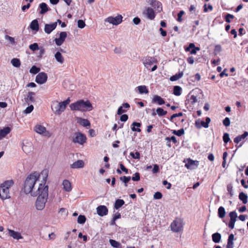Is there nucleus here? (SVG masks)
Listing matches in <instances>:
<instances>
[{
    "label": "nucleus",
    "mask_w": 248,
    "mask_h": 248,
    "mask_svg": "<svg viewBox=\"0 0 248 248\" xmlns=\"http://www.w3.org/2000/svg\"><path fill=\"white\" fill-rule=\"evenodd\" d=\"M48 172L47 170L45 169L40 174L35 171L30 174L24 182L23 190L25 193L37 196L44 187H46Z\"/></svg>",
    "instance_id": "f257e3e1"
},
{
    "label": "nucleus",
    "mask_w": 248,
    "mask_h": 248,
    "mask_svg": "<svg viewBox=\"0 0 248 248\" xmlns=\"http://www.w3.org/2000/svg\"><path fill=\"white\" fill-rule=\"evenodd\" d=\"M69 107L72 110H78L82 112L91 111L93 108L92 104L89 100L85 101L82 99L71 104Z\"/></svg>",
    "instance_id": "f03ea898"
},
{
    "label": "nucleus",
    "mask_w": 248,
    "mask_h": 248,
    "mask_svg": "<svg viewBox=\"0 0 248 248\" xmlns=\"http://www.w3.org/2000/svg\"><path fill=\"white\" fill-rule=\"evenodd\" d=\"M48 186H46V187H44L37 195L38 197L35 203V206L37 210H42L45 208L48 198Z\"/></svg>",
    "instance_id": "7ed1b4c3"
},
{
    "label": "nucleus",
    "mask_w": 248,
    "mask_h": 248,
    "mask_svg": "<svg viewBox=\"0 0 248 248\" xmlns=\"http://www.w3.org/2000/svg\"><path fill=\"white\" fill-rule=\"evenodd\" d=\"M14 185L12 180H7L0 186V198L4 200L10 198L9 188Z\"/></svg>",
    "instance_id": "20e7f679"
},
{
    "label": "nucleus",
    "mask_w": 248,
    "mask_h": 248,
    "mask_svg": "<svg viewBox=\"0 0 248 248\" xmlns=\"http://www.w3.org/2000/svg\"><path fill=\"white\" fill-rule=\"evenodd\" d=\"M70 102L69 98L61 102H58L57 101H53L51 104V109L55 114L60 115L64 111Z\"/></svg>",
    "instance_id": "39448f33"
},
{
    "label": "nucleus",
    "mask_w": 248,
    "mask_h": 248,
    "mask_svg": "<svg viewBox=\"0 0 248 248\" xmlns=\"http://www.w3.org/2000/svg\"><path fill=\"white\" fill-rule=\"evenodd\" d=\"M183 223L181 218H176L170 224L171 231L175 232H178L183 230Z\"/></svg>",
    "instance_id": "423d86ee"
},
{
    "label": "nucleus",
    "mask_w": 248,
    "mask_h": 248,
    "mask_svg": "<svg viewBox=\"0 0 248 248\" xmlns=\"http://www.w3.org/2000/svg\"><path fill=\"white\" fill-rule=\"evenodd\" d=\"M123 16L121 15H118L116 17L109 16L105 19V21L112 24L113 25H118L122 22Z\"/></svg>",
    "instance_id": "0eeeda50"
},
{
    "label": "nucleus",
    "mask_w": 248,
    "mask_h": 248,
    "mask_svg": "<svg viewBox=\"0 0 248 248\" xmlns=\"http://www.w3.org/2000/svg\"><path fill=\"white\" fill-rule=\"evenodd\" d=\"M86 136L80 132L76 133L75 134V137L73 139V141L74 143H78L82 145L86 142Z\"/></svg>",
    "instance_id": "6e6552de"
},
{
    "label": "nucleus",
    "mask_w": 248,
    "mask_h": 248,
    "mask_svg": "<svg viewBox=\"0 0 248 248\" xmlns=\"http://www.w3.org/2000/svg\"><path fill=\"white\" fill-rule=\"evenodd\" d=\"M47 79V75L44 72L39 73L36 77L35 81L40 84L45 83Z\"/></svg>",
    "instance_id": "1a4fd4ad"
},
{
    "label": "nucleus",
    "mask_w": 248,
    "mask_h": 248,
    "mask_svg": "<svg viewBox=\"0 0 248 248\" xmlns=\"http://www.w3.org/2000/svg\"><path fill=\"white\" fill-rule=\"evenodd\" d=\"M67 37V33L65 31L61 32L60 37L58 38L55 39V42L58 46H61L65 41Z\"/></svg>",
    "instance_id": "9d476101"
},
{
    "label": "nucleus",
    "mask_w": 248,
    "mask_h": 248,
    "mask_svg": "<svg viewBox=\"0 0 248 248\" xmlns=\"http://www.w3.org/2000/svg\"><path fill=\"white\" fill-rule=\"evenodd\" d=\"M156 61L154 57H148L143 60V64L147 69H149L151 66L155 63Z\"/></svg>",
    "instance_id": "9b49d317"
},
{
    "label": "nucleus",
    "mask_w": 248,
    "mask_h": 248,
    "mask_svg": "<svg viewBox=\"0 0 248 248\" xmlns=\"http://www.w3.org/2000/svg\"><path fill=\"white\" fill-rule=\"evenodd\" d=\"M97 214L101 217L106 216L108 213V209L105 205H99L96 208Z\"/></svg>",
    "instance_id": "f8f14e48"
},
{
    "label": "nucleus",
    "mask_w": 248,
    "mask_h": 248,
    "mask_svg": "<svg viewBox=\"0 0 248 248\" xmlns=\"http://www.w3.org/2000/svg\"><path fill=\"white\" fill-rule=\"evenodd\" d=\"M185 50L186 52L189 51L190 54H195L200 50V48L196 47L194 44L190 43L188 46L185 47Z\"/></svg>",
    "instance_id": "ddd939ff"
},
{
    "label": "nucleus",
    "mask_w": 248,
    "mask_h": 248,
    "mask_svg": "<svg viewBox=\"0 0 248 248\" xmlns=\"http://www.w3.org/2000/svg\"><path fill=\"white\" fill-rule=\"evenodd\" d=\"M33 146L31 142L23 143L22 149L26 154L31 153L33 150Z\"/></svg>",
    "instance_id": "4468645a"
},
{
    "label": "nucleus",
    "mask_w": 248,
    "mask_h": 248,
    "mask_svg": "<svg viewBox=\"0 0 248 248\" xmlns=\"http://www.w3.org/2000/svg\"><path fill=\"white\" fill-rule=\"evenodd\" d=\"M57 22H54L52 24H46L45 25L44 31L47 34L50 33L57 27Z\"/></svg>",
    "instance_id": "2eb2a0df"
},
{
    "label": "nucleus",
    "mask_w": 248,
    "mask_h": 248,
    "mask_svg": "<svg viewBox=\"0 0 248 248\" xmlns=\"http://www.w3.org/2000/svg\"><path fill=\"white\" fill-rule=\"evenodd\" d=\"M198 165V161H193L191 159H188L187 162L185 164L186 167L188 169H195L196 168Z\"/></svg>",
    "instance_id": "dca6fc26"
},
{
    "label": "nucleus",
    "mask_w": 248,
    "mask_h": 248,
    "mask_svg": "<svg viewBox=\"0 0 248 248\" xmlns=\"http://www.w3.org/2000/svg\"><path fill=\"white\" fill-rule=\"evenodd\" d=\"M35 93L32 92H30L26 97L25 98V101L28 105L33 103L35 101L34 96Z\"/></svg>",
    "instance_id": "f3484780"
},
{
    "label": "nucleus",
    "mask_w": 248,
    "mask_h": 248,
    "mask_svg": "<svg viewBox=\"0 0 248 248\" xmlns=\"http://www.w3.org/2000/svg\"><path fill=\"white\" fill-rule=\"evenodd\" d=\"M8 231L9 235L15 239L19 240L23 238L21 234L18 232H15V231L10 229H8Z\"/></svg>",
    "instance_id": "a211bd4d"
},
{
    "label": "nucleus",
    "mask_w": 248,
    "mask_h": 248,
    "mask_svg": "<svg viewBox=\"0 0 248 248\" xmlns=\"http://www.w3.org/2000/svg\"><path fill=\"white\" fill-rule=\"evenodd\" d=\"M151 5L159 12L162 10L161 3L156 0H152L151 3Z\"/></svg>",
    "instance_id": "6ab92c4d"
},
{
    "label": "nucleus",
    "mask_w": 248,
    "mask_h": 248,
    "mask_svg": "<svg viewBox=\"0 0 248 248\" xmlns=\"http://www.w3.org/2000/svg\"><path fill=\"white\" fill-rule=\"evenodd\" d=\"M130 105L128 103H125L123 105L120 107L117 110V114L120 115H122L123 113L126 112L127 110L125 108H130Z\"/></svg>",
    "instance_id": "aec40b11"
},
{
    "label": "nucleus",
    "mask_w": 248,
    "mask_h": 248,
    "mask_svg": "<svg viewBox=\"0 0 248 248\" xmlns=\"http://www.w3.org/2000/svg\"><path fill=\"white\" fill-rule=\"evenodd\" d=\"M153 103H156L159 105H162L165 104V100L160 96L155 95L152 99Z\"/></svg>",
    "instance_id": "412c9836"
},
{
    "label": "nucleus",
    "mask_w": 248,
    "mask_h": 248,
    "mask_svg": "<svg viewBox=\"0 0 248 248\" xmlns=\"http://www.w3.org/2000/svg\"><path fill=\"white\" fill-rule=\"evenodd\" d=\"M11 130L10 127L7 126L0 130V140L3 139L8 134Z\"/></svg>",
    "instance_id": "4be33fe9"
},
{
    "label": "nucleus",
    "mask_w": 248,
    "mask_h": 248,
    "mask_svg": "<svg viewBox=\"0 0 248 248\" xmlns=\"http://www.w3.org/2000/svg\"><path fill=\"white\" fill-rule=\"evenodd\" d=\"M234 239V235L232 233L229 235L226 248H233L234 247L233 240Z\"/></svg>",
    "instance_id": "5701e85b"
},
{
    "label": "nucleus",
    "mask_w": 248,
    "mask_h": 248,
    "mask_svg": "<svg viewBox=\"0 0 248 248\" xmlns=\"http://www.w3.org/2000/svg\"><path fill=\"white\" fill-rule=\"evenodd\" d=\"M84 167V162L82 160H78L71 165V167L73 169L82 168Z\"/></svg>",
    "instance_id": "b1692460"
},
{
    "label": "nucleus",
    "mask_w": 248,
    "mask_h": 248,
    "mask_svg": "<svg viewBox=\"0 0 248 248\" xmlns=\"http://www.w3.org/2000/svg\"><path fill=\"white\" fill-rule=\"evenodd\" d=\"M34 131L39 134H43L46 132V128L42 125L37 124L34 128Z\"/></svg>",
    "instance_id": "393cba45"
},
{
    "label": "nucleus",
    "mask_w": 248,
    "mask_h": 248,
    "mask_svg": "<svg viewBox=\"0 0 248 248\" xmlns=\"http://www.w3.org/2000/svg\"><path fill=\"white\" fill-rule=\"evenodd\" d=\"M30 28L32 31H39V26L37 19H34L31 21L30 25Z\"/></svg>",
    "instance_id": "a878e982"
},
{
    "label": "nucleus",
    "mask_w": 248,
    "mask_h": 248,
    "mask_svg": "<svg viewBox=\"0 0 248 248\" xmlns=\"http://www.w3.org/2000/svg\"><path fill=\"white\" fill-rule=\"evenodd\" d=\"M62 185L63 189L67 192H70L72 189V186L71 183L67 180L63 181Z\"/></svg>",
    "instance_id": "bb28decb"
},
{
    "label": "nucleus",
    "mask_w": 248,
    "mask_h": 248,
    "mask_svg": "<svg viewBox=\"0 0 248 248\" xmlns=\"http://www.w3.org/2000/svg\"><path fill=\"white\" fill-rule=\"evenodd\" d=\"M39 8L41 10L40 11V14L42 15H44L48 11V8L47 4L45 2H42L40 4Z\"/></svg>",
    "instance_id": "cd10ccee"
},
{
    "label": "nucleus",
    "mask_w": 248,
    "mask_h": 248,
    "mask_svg": "<svg viewBox=\"0 0 248 248\" xmlns=\"http://www.w3.org/2000/svg\"><path fill=\"white\" fill-rule=\"evenodd\" d=\"M146 11L147 17L151 20L154 19L155 17L154 10L152 8L149 7L146 9Z\"/></svg>",
    "instance_id": "c85d7f7f"
},
{
    "label": "nucleus",
    "mask_w": 248,
    "mask_h": 248,
    "mask_svg": "<svg viewBox=\"0 0 248 248\" xmlns=\"http://www.w3.org/2000/svg\"><path fill=\"white\" fill-rule=\"evenodd\" d=\"M78 122L83 126L87 127L90 126V123L87 119H83L81 118H78Z\"/></svg>",
    "instance_id": "c756f323"
},
{
    "label": "nucleus",
    "mask_w": 248,
    "mask_h": 248,
    "mask_svg": "<svg viewBox=\"0 0 248 248\" xmlns=\"http://www.w3.org/2000/svg\"><path fill=\"white\" fill-rule=\"evenodd\" d=\"M132 125L133 127L131 128V129L133 131H137L138 132L141 131V129L139 128L141 126L140 123L134 122L132 124Z\"/></svg>",
    "instance_id": "7c9ffc66"
},
{
    "label": "nucleus",
    "mask_w": 248,
    "mask_h": 248,
    "mask_svg": "<svg viewBox=\"0 0 248 248\" xmlns=\"http://www.w3.org/2000/svg\"><path fill=\"white\" fill-rule=\"evenodd\" d=\"M55 58L56 61L62 64L63 63V57H62V54L60 52L58 51L55 53Z\"/></svg>",
    "instance_id": "2f4dec72"
},
{
    "label": "nucleus",
    "mask_w": 248,
    "mask_h": 248,
    "mask_svg": "<svg viewBox=\"0 0 248 248\" xmlns=\"http://www.w3.org/2000/svg\"><path fill=\"white\" fill-rule=\"evenodd\" d=\"M239 199L244 204H246L248 202V196L243 192L239 193Z\"/></svg>",
    "instance_id": "473e14b6"
},
{
    "label": "nucleus",
    "mask_w": 248,
    "mask_h": 248,
    "mask_svg": "<svg viewBox=\"0 0 248 248\" xmlns=\"http://www.w3.org/2000/svg\"><path fill=\"white\" fill-rule=\"evenodd\" d=\"M124 204V201L123 200L117 199L115 202L114 208L117 210L121 207Z\"/></svg>",
    "instance_id": "72a5a7b5"
},
{
    "label": "nucleus",
    "mask_w": 248,
    "mask_h": 248,
    "mask_svg": "<svg viewBox=\"0 0 248 248\" xmlns=\"http://www.w3.org/2000/svg\"><path fill=\"white\" fill-rule=\"evenodd\" d=\"M183 75L184 74L183 72H179L178 74H176L170 77V79L171 81H176L178 79L181 78L183 77Z\"/></svg>",
    "instance_id": "f704fd0d"
},
{
    "label": "nucleus",
    "mask_w": 248,
    "mask_h": 248,
    "mask_svg": "<svg viewBox=\"0 0 248 248\" xmlns=\"http://www.w3.org/2000/svg\"><path fill=\"white\" fill-rule=\"evenodd\" d=\"M226 215V211L224 208L222 206H220L218 209V216L220 218H223L225 217Z\"/></svg>",
    "instance_id": "c9c22d12"
},
{
    "label": "nucleus",
    "mask_w": 248,
    "mask_h": 248,
    "mask_svg": "<svg viewBox=\"0 0 248 248\" xmlns=\"http://www.w3.org/2000/svg\"><path fill=\"white\" fill-rule=\"evenodd\" d=\"M137 88L140 94L148 93L149 92L147 87L145 85L139 86L137 87Z\"/></svg>",
    "instance_id": "e433bc0d"
},
{
    "label": "nucleus",
    "mask_w": 248,
    "mask_h": 248,
    "mask_svg": "<svg viewBox=\"0 0 248 248\" xmlns=\"http://www.w3.org/2000/svg\"><path fill=\"white\" fill-rule=\"evenodd\" d=\"M11 62L12 64L15 67H19L21 64L19 59L17 58H13L12 59Z\"/></svg>",
    "instance_id": "4c0bfd02"
},
{
    "label": "nucleus",
    "mask_w": 248,
    "mask_h": 248,
    "mask_svg": "<svg viewBox=\"0 0 248 248\" xmlns=\"http://www.w3.org/2000/svg\"><path fill=\"white\" fill-rule=\"evenodd\" d=\"M109 242L111 246L113 248H119L121 247L120 243L116 240L109 239Z\"/></svg>",
    "instance_id": "58836bf2"
},
{
    "label": "nucleus",
    "mask_w": 248,
    "mask_h": 248,
    "mask_svg": "<svg viewBox=\"0 0 248 248\" xmlns=\"http://www.w3.org/2000/svg\"><path fill=\"white\" fill-rule=\"evenodd\" d=\"M181 88L179 86L173 87V94L176 96H179L181 94Z\"/></svg>",
    "instance_id": "ea45409f"
},
{
    "label": "nucleus",
    "mask_w": 248,
    "mask_h": 248,
    "mask_svg": "<svg viewBox=\"0 0 248 248\" xmlns=\"http://www.w3.org/2000/svg\"><path fill=\"white\" fill-rule=\"evenodd\" d=\"M156 111L157 114L159 116H165L167 114V111L164 110L162 108H158L156 109Z\"/></svg>",
    "instance_id": "a19ab883"
},
{
    "label": "nucleus",
    "mask_w": 248,
    "mask_h": 248,
    "mask_svg": "<svg viewBox=\"0 0 248 248\" xmlns=\"http://www.w3.org/2000/svg\"><path fill=\"white\" fill-rule=\"evenodd\" d=\"M86 220V218L84 215H79L78 218V223L80 224H84Z\"/></svg>",
    "instance_id": "79ce46f5"
},
{
    "label": "nucleus",
    "mask_w": 248,
    "mask_h": 248,
    "mask_svg": "<svg viewBox=\"0 0 248 248\" xmlns=\"http://www.w3.org/2000/svg\"><path fill=\"white\" fill-rule=\"evenodd\" d=\"M120 179L121 181H123L124 183V186H127V183L130 180L131 177L124 176L123 177H121Z\"/></svg>",
    "instance_id": "37998d69"
},
{
    "label": "nucleus",
    "mask_w": 248,
    "mask_h": 248,
    "mask_svg": "<svg viewBox=\"0 0 248 248\" xmlns=\"http://www.w3.org/2000/svg\"><path fill=\"white\" fill-rule=\"evenodd\" d=\"M40 70V69L35 65H33L30 70V72L31 74H36Z\"/></svg>",
    "instance_id": "c03bdc74"
},
{
    "label": "nucleus",
    "mask_w": 248,
    "mask_h": 248,
    "mask_svg": "<svg viewBox=\"0 0 248 248\" xmlns=\"http://www.w3.org/2000/svg\"><path fill=\"white\" fill-rule=\"evenodd\" d=\"M236 221V218H230V220L228 224L229 228L233 229L234 227Z\"/></svg>",
    "instance_id": "a18cd8bd"
},
{
    "label": "nucleus",
    "mask_w": 248,
    "mask_h": 248,
    "mask_svg": "<svg viewBox=\"0 0 248 248\" xmlns=\"http://www.w3.org/2000/svg\"><path fill=\"white\" fill-rule=\"evenodd\" d=\"M29 48L33 51H35L40 49L38 46V45L36 43L30 45L29 46Z\"/></svg>",
    "instance_id": "49530a36"
},
{
    "label": "nucleus",
    "mask_w": 248,
    "mask_h": 248,
    "mask_svg": "<svg viewBox=\"0 0 248 248\" xmlns=\"http://www.w3.org/2000/svg\"><path fill=\"white\" fill-rule=\"evenodd\" d=\"M33 108L34 107L33 105H31L26 108L23 111V113L26 114L30 113L33 110Z\"/></svg>",
    "instance_id": "de8ad7c7"
},
{
    "label": "nucleus",
    "mask_w": 248,
    "mask_h": 248,
    "mask_svg": "<svg viewBox=\"0 0 248 248\" xmlns=\"http://www.w3.org/2000/svg\"><path fill=\"white\" fill-rule=\"evenodd\" d=\"M130 155L134 159H139L140 158V154L139 152H136L135 153L131 152Z\"/></svg>",
    "instance_id": "09e8293b"
},
{
    "label": "nucleus",
    "mask_w": 248,
    "mask_h": 248,
    "mask_svg": "<svg viewBox=\"0 0 248 248\" xmlns=\"http://www.w3.org/2000/svg\"><path fill=\"white\" fill-rule=\"evenodd\" d=\"M86 24L85 22L81 19L78 20V27L80 29H83L85 27Z\"/></svg>",
    "instance_id": "8fccbe9b"
},
{
    "label": "nucleus",
    "mask_w": 248,
    "mask_h": 248,
    "mask_svg": "<svg viewBox=\"0 0 248 248\" xmlns=\"http://www.w3.org/2000/svg\"><path fill=\"white\" fill-rule=\"evenodd\" d=\"M4 38L5 40L9 41L11 44H15L16 43L14 38L8 35H6Z\"/></svg>",
    "instance_id": "3c124183"
},
{
    "label": "nucleus",
    "mask_w": 248,
    "mask_h": 248,
    "mask_svg": "<svg viewBox=\"0 0 248 248\" xmlns=\"http://www.w3.org/2000/svg\"><path fill=\"white\" fill-rule=\"evenodd\" d=\"M223 139L224 142L225 143H228L230 140L229 134L227 133H225L223 136Z\"/></svg>",
    "instance_id": "603ef678"
},
{
    "label": "nucleus",
    "mask_w": 248,
    "mask_h": 248,
    "mask_svg": "<svg viewBox=\"0 0 248 248\" xmlns=\"http://www.w3.org/2000/svg\"><path fill=\"white\" fill-rule=\"evenodd\" d=\"M162 197V194L160 192H156L154 195V198L156 200L161 199Z\"/></svg>",
    "instance_id": "864d4df0"
},
{
    "label": "nucleus",
    "mask_w": 248,
    "mask_h": 248,
    "mask_svg": "<svg viewBox=\"0 0 248 248\" xmlns=\"http://www.w3.org/2000/svg\"><path fill=\"white\" fill-rule=\"evenodd\" d=\"M230 123V120L228 117H226L223 121V125L226 127L229 126Z\"/></svg>",
    "instance_id": "5fc2aeb1"
},
{
    "label": "nucleus",
    "mask_w": 248,
    "mask_h": 248,
    "mask_svg": "<svg viewBox=\"0 0 248 248\" xmlns=\"http://www.w3.org/2000/svg\"><path fill=\"white\" fill-rule=\"evenodd\" d=\"M132 180L134 181H138L140 180V175L139 172H136L134 176L132 177Z\"/></svg>",
    "instance_id": "6e6d98bb"
},
{
    "label": "nucleus",
    "mask_w": 248,
    "mask_h": 248,
    "mask_svg": "<svg viewBox=\"0 0 248 248\" xmlns=\"http://www.w3.org/2000/svg\"><path fill=\"white\" fill-rule=\"evenodd\" d=\"M234 17V16L233 15L230 14H227L225 16L226 21L227 23H230L231 22L230 19H233Z\"/></svg>",
    "instance_id": "4d7b16f0"
},
{
    "label": "nucleus",
    "mask_w": 248,
    "mask_h": 248,
    "mask_svg": "<svg viewBox=\"0 0 248 248\" xmlns=\"http://www.w3.org/2000/svg\"><path fill=\"white\" fill-rule=\"evenodd\" d=\"M165 140L168 141H172L174 143H176L177 142V140L176 137L174 136H171V137H166Z\"/></svg>",
    "instance_id": "13d9d810"
},
{
    "label": "nucleus",
    "mask_w": 248,
    "mask_h": 248,
    "mask_svg": "<svg viewBox=\"0 0 248 248\" xmlns=\"http://www.w3.org/2000/svg\"><path fill=\"white\" fill-rule=\"evenodd\" d=\"M183 115V113L182 112H179L178 113L173 114V115H172L170 116V120L172 121L173 118H176L177 117L182 116Z\"/></svg>",
    "instance_id": "bf43d9fd"
},
{
    "label": "nucleus",
    "mask_w": 248,
    "mask_h": 248,
    "mask_svg": "<svg viewBox=\"0 0 248 248\" xmlns=\"http://www.w3.org/2000/svg\"><path fill=\"white\" fill-rule=\"evenodd\" d=\"M227 190L228 191V192L229 193L230 196L231 197H232L233 195V192L232 190V186L231 185H228Z\"/></svg>",
    "instance_id": "052dcab7"
},
{
    "label": "nucleus",
    "mask_w": 248,
    "mask_h": 248,
    "mask_svg": "<svg viewBox=\"0 0 248 248\" xmlns=\"http://www.w3.org/2000/svg\"><path fill=\"white\" fill-rule=\"evenodd\" d=\"M230 218H237V214L235 211H232L229 213Z\"/></svg>",
    "instance_id": "680f3d73"
},
{
    "label": "nucleus",
    "mask_w": 248,
    "mask_h": 248,
    "mask_svg": "<svg viewBox=\"0 0 248 248\" xmlns=\"http://www.w3.org/2000/svg\"><path fill=\"white\" fill-rule=\"evenodd\" d=\"M159 166L157 164H155L154 165L153 169L152 170V172L153 173L155 174L159 172Z\"/></svg>",
    "instance_id": "e2e57ef3"
},
{
    "label": "nucleus",
    "mask_w": 248,
    "mask_h": 248,
    "mask_svg": "<svg viewBox=\"0 0 248 248\" xmlns=\"http://www.w3.org/2000/svg\"><path fill=\"white\" fill-rule=\"evenodd\" d=\"M128 119V116L127 114H123L120 117V121L122 122H126Z\"/></svg>",
    "instance_id": "0e129e2a"
},
{
    "label": "nucleus",
    "mask_w": 248,
    "mask_h": 248,
    "mask_svg": "<svg viewBox=\"0 0 248 248\" xmlns=\"http://www.w3.org/2000/svg\"><path fill=\"white\" fill-rule=\"evenodd\" d=\"M184 12L183 11H180L179 13L178 14V18L177 21L179 22H181L182 20V16L184 15Z\"/></svg>",
    "instance_id": "69168bd1"
},
{
    "label": "nucleus",
    "mask_w": 248,
    "mask_h": 248,
    "mask_svg": "<svg viewBox=\"0 0 248 248\" xmlns=\"http://www.w3.org/2000/svg\"><path fill=\"white\" fill-rule=\"evenodd\" d=\"M185 133V131L183 128H181L178 130H177V133H176V135L177 136L180 137L183 135Z\"/></svg>",
    "instance_id": "338daca9"
},
{
    "label": "nucleus",
    "mask_w": 248,
    "mask_h": 248,
    "mask_svg": "<svg viewBox=\"0 0 248 248\" xmlns=\"http://www.w3.org/2000/svg\"><path fill=\"white\" fill-rule=\"evenodd\" d=\"M133 22L135 25H139L140 22V19L138 17H135L133 19Z\"/></svg>",
    "instance_id": "774afa93"
}]
</instances>
